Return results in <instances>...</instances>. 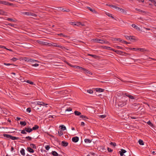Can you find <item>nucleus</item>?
Masks as SVG:
<instances>
[{
	"instance_id": "nucleus-35",
	"label": "nucleus",
	"mask_w": 156,
	"mask_h": 156,
	"mask_svg": "<svg viewBox=\"0 0 156 156\" xmlns=\"http://www.w3.org/2000/svg\"><path fill=\"white\" fill-rule=\"evenodd\" d=\"M87 55L88 56H91L94 58H96L97 57V56L96 55L88 54Z\"/></svg>"
},
{
	"instance_id": "nucleus-49",
	"label": "nucleus",
	"mask_w": 156,
	"mask_h": 156,
	"mask_svg": "<svg viewBox=\"0 0 156 156\" xmlns=\"http://www.w3.org/2000/svg\"><path fill=\"white\" fill-rule=\"evenodd\" d=\"M129 50H133L135 51H137V48H129Z\"/></svg>"
},
{
	"instance_id": "nucleus-41",
	"label": "nucleus",
	"mask_w": 156,
	"mask_h": 156,
	"mask_svg": "<svg viewBox=\"0 0 156 156\" xmlns=\"http://www.w3.org/2000/svg\"><path fill=\"white\" fill-rule=\"evenodd\" d=\"M58 134L59 136H61L63 134V133L61 131H58Z\"/></svg>"
},
{
	"instance_id": "nucleus-25",
	"label": "nucleus",
	"mask_w": 156,
	"mask_h": 156,
	"mask_svg": "<svg viewBox=\"0 0 156 156\" xmlns=\"http://www.w3.org/2000/svg\"><path fill=\"white\" fill-rule=\"evenodd\" d=\"M40 43L42 45H47L48 44V43L44 41H40Z\"/></svg>"
},
{
	"instance_id": "nucleus-55",
	"label": "nucleus",
	"mask_w": 156,
	"mask_h": 156,
	"mask_svg": "<svg viewBox=\"0 0 156 156\" xmlns=\"http://www.w3.org/2000/svg\"><path fill=\"white\" fill-rule=\"evenodd\" d=\"M83 119L84 120H86L87 119H89V118L87 117L85 115L84 116Z\"/></svg>"
},
{
	"instance_id": "nucleus-39",
	"label": "nucleus",
	"mask_w": 156,
	"mask_h": 156,
	"mask_svg": "<svg viewBox=\"0 0 156 156\" xmlns=\"http://www.w3.org/2000/svg\"><path fill=\"white\" fill-rule=\"evenodd\" d=\"M62 10L64 12H69L70 11L69 9H62Z\"/></svg>"
},
{
	"instance_id": "nucleus-13",
	"label": "nucleus",
	"mask_w": 156,
	"mask_h": 156,
	"mask_svg": "<svg viewBox=\"0 0 156 156\" xmlns=\"http://www.w3.org/2000/svg\"><path fill=\"white\" fill-rule=\"evenodd\" d=\"M59 128H61V129L62 130H65L66 129V126L63 125H61L59 126Z\"/></svg>"
},
{
	"instance_id": "nucleus-62",
	"label": "nucleus",
	"mask_w": 156,
	"mask_h": 156,
	"mask_svg": "<svg viewBox=\"0 0 156 156\" xmlns=\"http://www.w3.org/2000/svg\"><path fill=\"white\" fill-rule=\"evenodd\" d=\"M4 65H5L6 66H10V65H12V64H10V63H4Z\"/></svg>"
},
{
	"instance_id": "nucleus-43",
	"label": "nucleus",
	"mask_w": 156,
	"mask_h": 156,
	"mask_svg": "<svg viewBox=\"0 0 156 156\" xmlns=\"http://www.w3.org/2000/svg\"><path fill=\"white\" fill-rule=\"evenodd\" d=\"M26 82L29 83H30L32 85H33L34 84V83L33 82L31 81L30 80H28Z\"/></svg>"
},
{
	"instance_id": "nucleus-26",
	"label": "nucleus",
	"mask_w": 156,
	"mask_h": 156,
	"mask_svg": "<svg viewBox=\"0 0 156 156\" xmlns=\"http://www.w3.org/2000/svg\"><path fill=\"white\" fill-rule=\"evenodd\" d=\"M103 48L107 50H111V49H112V48H111L110 47L107 46H103Z\"/></svg>"
},
{
	"instance_id": "nucleus-45",
	"label": "nucleus",
	"mask_w": 156,
	"mask_h": 156,
	"mask_svg": "<svg viewBox=\"0 0 156 156\" xmlns=\"http://www.w3.org/2000/svg\"><path fill=\"white\" fill-rule=\"evenodd\" d=\"M77 68H78L79 69H80V70H83V71H84V69H85V68H82V67H80V66H78L77 67Z\"/></svg>"
},
{
	"instance_id": "nucleus-21",
	"label": "nucleus",
	"mask_w": 156,
	"mask_h": 156,
	"mask_svg": "<svg viewBox=\"0 0 156 156\" xmlns=\"http://www.w3.org/2000/svg\"><path fill=\"white\" fill-rule=\"evenodd\" d=\"M39 128V126L37 125H35L34 127L32 128V130H35Z\"/></svg>"
},
{
	"instance_id": "nucleus-50",
	"label": "nucleus",
	"mask_w": 156,
	"mask_h": 156,
	"mask_svg": "<svg viewBox=\"0 0 156 156\" xmlns=\"http://www.w3.org/2000/svg\"><path fill=\"white\" fill-rule=\"evenodd\" d=\"M147 124L148 125L150 126H153L152 123H151V121H148L147 122Z\"/></svg>"
},
{
	"instance_id": "nucleus-17",
	"label": "nucleus",
	"mask_w": 156,
	"mask_h": 156,
	"mask_svg": "<svg viewBox=\"0 0 156 156\" xmlns=\"http://www.w3.org/2000/svg\"><path fill=\"white\" fill-rule=\"evenodd\" d=\"M27 150L30 153H33L34 152V150L31 147H27Z\"/></svg>"
},
{
	"instance_id": "nucleus-34",
	"label": "nucleus",
	"mask_w": 156,
	"mask_h": 156,
	"mask_svg": "<svg viewBox=\"0 0 156 156\" xmlns=\"http://www.w3.org/2000/svg\"><path fill=\"white\" fill-rule=\"evenodd\" d=\"M137 50H139L141 52H144L145 51V50H144V48H137Z\"/></svg>"
},
{
	"instance_id": "nucleus-29",
	"label": "nucleus",
	"mask_w": 156,
	"mask_h": 156,
	"mask_svg": "<svg viewBox=\"0 0 156 156\" xmlns=\"http://www.w3.org/2000/svg\"><path fill=\"white\" fill-rule=\"evenodd\" d=\"M87 8L90 10V11H91L93 12H96V11H95V10L94 9H92L90 7H87Z\"/></svg>"
},
{
	"instance_id": "nucleus-64",
	"label": "nucleus",
	"mask_w": 156,
	"mask_h": 156,
	"mask_svg": "<svg viewBox=\"0 0 156 156\" xmlns=\"http://www.w3.org/2000/svg\"><path fill=\"white\" fill-rule=\"evenodd\" d=\"M107 149L108 151L109 152H112V150L110 148L108 147Z\"/></svg>"
},
{
	"instance_id": "nucleus-22",
	"label": "nucleus",
	"mask_w": 156,
	"mask_h": 156,
	"mask_svg": "<svg viewBox=\"0 0 156 156\" xmlns=\"http://www.w3.org/2000/svg\"><path fill=\"white\" fill-rule=\"evenodd\" d=\"M84 72L85 73H87L89 74H92L91 72H90L88 70H87V69H85L84 71Z\"/></svg>"
},
{
	"instance_id": "nucleus-6",
	"label": "nucleus",
	"mask_w": 156,
	"mask_h": 156,
	"mask_svg": "<svg viewBox=\"0 0 156 156\" xmlns=\"http://www.w3.org/2000/svg\"><path fill=\"white\" fill-rule=\"evenodd\" d=\"M127 40H135V39L134 38V37L132 36H125Z\"/></svg>"
},
{
	"instance_id": "nucleus-54",
	"label": "nucleus",
	"mask_w": 156,
	"mask_h": 156,
	"mask_svg": "<svg viewBox=\"0 0 156 156\" xmlns=\"http://www.w3.org/2000/svg\"><path fill=\"white\" fill-rule=\"evenodd\" d=\"M6 5H11V6H13L14 5L12 3H10L9 2H8V3H7L6 4Z\"/></svg>"
},
{
	"instance_id": "nucleus-2",
	"label": "nucleus",
	"mask_w": 156,
	"mask_h": 156,
	"mask_svg": "<svg viewBox=\"0 0 156 156\" xmlns=\"http://www.w3.org/2000/svg\"><path fill=\"white\" fill-rule=\"evenodd\" d=\"M94 42L96 43L103 44H108L109 42L105 39H95L93 40Z\"/></svg>"
},
{
	"instance_id": "nucleus-3",
	"label": "nucleus",
	"mask_w": 156,
	"mask_h": 156,
	"mask_svg": "<svg viewBox=\"0 0 156 156\" xmlns=\"http://www.w3.org/2000/svg\"><path fill=\"white\" fill-rule=\"evenodd\" d=\"M4 136L8 138L11 139L12 140H18L19 139V138L18 137L12 136L7 134H4Z\"/></svg>"
},
{
	"instance_id": "nucleus-57",
	"label": "nucleus",
	"mask_w": 156,
	"mask_h": 156,
	"mask_svg": "<svg viewBox=\"0 0 156 156\" xmlns=\"http://www.w3.org/2000/svg\"><path fill=\"white\" fill-rule=\"evenodd\" d=\"M24 14L25 15H26L27 16H30V12H25L24 13Z\"/></svg>"
},
{
	"instance_id": "nucleus-11",
	"label": "nucleus",
	"mask_w": 156,
	"mask_h": 156,
	"mask_svg": "<svg viewBox=\"0 0 156 156\" xmlns=\"http://www.w3.org/2000/svg\"><path fill=\"white\" fill-rule=\"evenodd\" d=\"M105 90L100 88H97L96 89V91L97 92H104Z\"/></svg>"
},
{
	"instance_id": "nucleus-58",
	"label": "nucleus",
	"mask_w": 156,
	"mask_h": 156,
	"mask_svg": "<svg viewBox=\"0 0 156 156\" xmlns=\"http://www.w3.org/2000/svg\"><path fill=\"white\" fill-rule=\"evenodd\" d=\"M30 59L29 58H25L24 59V60H25V61H27V62H29V60H30Z\"/></svg>"
},
{
	"instance_id": "nucleus-16",
	"label": "nucleus",
	"mask_w": 156,
	"mask_h": 156,
	"mask_svg": "<svg viewBox=\"0 0 156 156\" xmlns=\"http://www.w3.org/2000/svg\"><path fill=\"white\" fill-rule=\"evenodd\" d=\"M75 26H79L80 25H82V26H84V24H82L81 23L79 22H75Z\"/></svg>"
},
{
	"instance_id": "nucleus-60",
	"label": "nucleus",
	"mask_w": 156,
	"mask_h": 156,
	"mask_svg": "<svg viewBox=\"0 0 156 156\" xmlns=\"http://www.w3.org/2000/svg\"><path fill=\"white\" fill-rule=\"evenodd\" d=\"M26 138L27 139H28L29 140H31L32 139L31 137L29 136L26 137Z\"/></svg>"
},
{
	"instance_id": "nucleus-36",
	"label": "nucleus",
	"mask_w": 156,
	"mask_h": 156,
	"mask_svg": "<svg viewBox=\"0 0 156 156\" xmlns=\"http://www.w3.org/2000/svg\"><path fill=\"white\" fill-rule=\"evenodd\" d=\"M30 146L31 147L33 148L34 149H36V147L35 146V145L34 144H30Z\"/></svg>"
},
{
	"instance_id": "nucleus-7",
	"label": "nucleus",
	"mask_w": 156,
	"mask_h": 156,
	"mask_svg": "<svg viewBox=\"0 0 156 156\" xmlns=\"http://www.w3.org/2000/svg\"><path fill=\"white\" fill-rule=\"evenodd\" d=\"M72 141L75 143L77 142L79 140V137L77 136L73 137L72 138Z\"/></svg>"
},
{
	"instance_id": "nucleus-40",
	"label": "nucleus",
	"mask_w": 156,
	"mask_h": 156,
	"mask_svg": "<svg viewBox=\"0 0 156 156\" xmlns=\"http://www.w3.org/2000/svg\"><path fill=\"white\" fill-rule=\"evenodd\" d=\"M106 117V115H101L99 116L100 118H104Z\"/></svg>"
},
{
	"instance_id": "nucleus-42",
	"label": "nucleus",
	"mask_w": 156,
	"mask_h": 156,
	"mask_svg": "<svg viewBox=\"0 0 156 156\" xmlns=\"http://www.w3.org/2000/svg\"><path fill=\"white\" fill-rule=\"evenodd\" d=\"M21 133L24 134H27L26 131L25 130V129L24 130H22L21 131Z\"/></svg>"
},
{
	"instance_id": "nucleus-46",
	"label": "nucleus",
	"mask_w": 156,
	"mask_h": 156,
	"mask_svg": "<svg viewBox=\"0 0 156 156\" xmlns=\"http://www.w3.org/2000/svg\"><path fill=\"white\" fill-rule=\"evenodd\" d=\"M58 35H60V36L62 35V37H68V36H67L63 35L62 33H60V34H58Z\"/></svg>"
},
{
	"instance_id": "nucleus-37",
	"label": "nucleus",
	"mask_w": 156,
	"mask_h": 156,
	"mask_svg": "<svg viewBox=\"0 0 156 156\" xmlns=\"http://www.w3.org/2000/svg\"><path fill=\"white\" fill-rule=\"evenodd\" d=\"M30 16H31L32 17H36L37 16V15H36L35 14H34V13H31V12H30Z\"/></svg>"
},
{
	"instance_id": "nucleus-47",
	"label": "nucleus",
	"mask_w": 156,
	"mask_h": 156,
	"mask_svg": "<svg viewBox=\"0 0 156 156\" xmlns=\"http://www.w3.org/2000/svg\"><path fill=\"white\" fill-rule=\"evenodd\" d=\"M69 24L73 26H75V22H69Z\"/></svg>"
},
{
	"instance_id": "nucleus-33",
	"label": "nucleus",
	"mask_w": 156,
	"mask_h": 156,
	"mask_svg": "<svg viewBox=\"0 0 156 156\" xmlns=\"http://www.w3.org/2000/svg\"><path fill=\"white\" fill-rule=\"evenodd\" d=\"M87 93L90 94H92L93 93V91L91 89L87 90Z\"/></svg>"
},
{
	"instance_id": "nucleus-18",
	"label": "nucleus",
	"mask_w": 156,
	"mask_h": 156,
	"mask_svg": "<svg viewBox=\"0 0 156 156\" xmlns=\"http://www.w3.org/2000/svg\"><path fill=\"white\" fill-rule=\"evenodd\" d=\"M74 113L77 116H79L81 114L80 112L76 111L74 112Z\"/></svg>"
},
{
	"instance_id": "nucleus-8",
	"label": "nucleus",
	"mask_w": 156,
	"mask_h": 156,
	"mask_svg": "<svg viewBox=\"0 0 156 156\" xmlns=\"http://www.w3.org/2000/svg\"><path fill=\"white\" fill-rule=\"evenodd\" d=\"M68 143L65 141H62L61 143V145L64 147H66L68 145Z\"/></svg>"
},
{
	"instance_id": "nucleus-10",
	"label": "nucleus",
	"mask_w": 156,
	"mask_h": 156,
	"mask_svg": "<svg viewBox=\"0 0 156 156\" xmlns=\"http://www.w3.org/2000/svg\"><path fill=\"white\" fill-rule=\"evenodd\" d=\"M111 50L115 52L117 54H120V55L122 54V52L121 51H119V50L115 51L113 49H111Z\"/></svg>"
},
{
	"instance_id": "nucleus-44",
	"label": "nucleus",
	"mask_w": 156,
	"mask_h": 156,
	"mask_svg": "<svg viewBox=\"0 0 156 156\" xmlns=\"http://www.w3.org/2000/svg\"><path fill=\"white\" fill-rule=\"evenodd\" d=\"M18 60V59L14 57L12 58V59H11V60L15 62L17 60Z\"/></svg>"
},
{
	"instance_id": "nucleus-19",
	"label": "nucleus",
	"mask_w": 156,
	"mask_h": 156,
	"mask_svg": "<svg viewBox=\"0 0 156 156\" xmlns=\"http://www.w3.org/2000/svg\"><path fill=\"white\" fill-rule=\"evenodd\" d=\"M20 153L22 155L24 156L25 155V151L23 148H22L20 151Z\"/></svg>"
},
{
	"instance_id": "nucleus-59",
	"label": "nucleus",
	"mask_w": 156,
	"mask_h": 156,
	"mask_svg": "<svg viewBox=\"0 0 156 156\" xmlns=\"http://www.w3.org/2000/svg\"><path fill=\"white\" fill-rule=\"evenodd\" d=\"M39 66V64L37 63H35L34 64H33L32 65V66H33L37 67Z\"/></svg>"
},
{
	"instance_id": "nucleus-5",
	"label": "nucleus",
	"mask_w": 156,
	"mask_h": 156,
	"mask_svg": "<svg viewBox=\"0 0 156 156\" xmlns=\"http://www.w3.org/2000/svg\"><path fill=\"white\" fill-rule=\"evenodd\" d=\"M52 46L59 47L63 50H65V49H66V48L60 45H58L56 43H52Z\"/></svg>"
},
{
	"instance_id": "nucleus-30",
	"label": "nucleus",
	"mask_w": 156,
	"mask_h": 156,
	"mask_svg": "<svg viewBox=\"0 0 156 156\" xmlns=\"http://www.w3.org/2000/svg\"><path fill=\"white\" fill-rule=\"evenodd\" d=\"M38 61L37 60L32 59H30V60H29V62L31 63H35L36 62H37Z\"/></svg>"
},
{
	"instance_id": "nucleus-24",
	"label": "nucleus",
	"mask_w": 156,
	"mask_h": 156,
	"mask_svg": "<svg viewBox=\"0 0 156 156\" xmlns=\"http://www.w3.org/2000/svg\"><path fill=\"white\" fill-rule=\"evenodd\" d=\"M52 154L54 156H58V154L55 151H52Z\"/></svg>"
},
{
	"instance_id": "nucleus-1",
	"label": "nucleus",
	"mask_w": 156,
	"mask_h": 156,
	"mask_svg": "<svg viewBox=\"0 0 156 156\" xmlns=\"http://www.w3.org/2000/svg\"><path fill=\"white\" fill-rule=\"evenodd\" d=\"M127 101L126 97L124 96L122 97L118 101H117V103L119 106L122 107L126 105Z\"/></svg>"
},
{
	"instance_id": "nucleus-61",
	"label": "nucleus",
	"mask_w": 156,
	"mask_h": 156,
	"mask_svg": "<svg viewBox=\"0 0 156 156\" xmlns=\"http://www.w3.org/2000/svg\"><path fill=\"white\" fill-rule=\"evenodd\" d=\"M106 15L110 17H111L112 16V14L109 13H106Z\"/></svg>"
},
{
	"instance_id": "nucleus-51",
	"label": "nucleus",
	"mask_w": 156,
	"mask_h": 156,
	"mask_svg": "<svg viewBox=\"0 0 156 156\" xmlns=\"http://www.w3.org/2000/svg\"><path fill=\"white\" fill-rule=\"evenodd\" d=\"M72 110V108H69L66 109V111L69 112L71 111Z\"/></svg>"
},
{
	"instance_id": "nucleus-63",
	"label": "nucleus",
	"mask_w": 156,
	"mask_h": 156,
	"mask_svg": "<svg viewBox=\"0 0 156 156\" xmlns=\"http://www.w3.org/2000/svg\"><path fill=\"white\" fill-rule=\"evenodd\" d=\"M7 25H8L10 26H11V27H14V26L15 25L14 24H11V23H9Z\"/></svg>"
},
{
	"instance_id": "nucleus-31",
	"label": "nucleus",
	"mask_w": 156,
	"mask_h": 156,
	"mask_svg": "<svg viewBox=\"0 0 156 156\" xmlns=\"http://www.w3.org/2000/svg\"><path fill=\"white\" fill-rule=\"evenodd\" d=\"M20 124L21 125L25 126L26 125V122L25 121H21L20 122Z\"/></svg>"
},
{
	"instance_id": "nucleus-56",
	"label": "nucleus",
	"mask_w": 156,
	"mask_h": 156,
	"mask_svg": "<svg viewBox=\"0 0 156 156\" xmlns=\"http://www.w3.org/2000/svg\"><path fill=\"white\" fill-rule=\"evenodd\" d=\"M4 13L5 12L3 11L0 10V14L4 15Z\"/></svg>"
},
{
	"instance_id": "nucleus-4",
	"label": "nucleus",
	"mask_w": 156,
	"mask_h": 156,
	"mask_svg": "<svg viewBox=\"0 0 156 156\" xmlns=\"http://www.w3.org/2000/svg\"><path fill=\"white\" fill-rule=\"evenodd\" d=\"M109 6L114 8L116 9L118 11H120L121 12L123 13L125 12V10L124 9H122L119 7L117 6L112 5H109Z\"/></svg>"
},
{
	"instance_id": "nucleus-14",
	"label": "nucleus",
	"mask_w": 156,
	"mask_h": 156,
	"mask_svg": "<svg viewBox=\"0 0 156 156\" xmlns=\"http://www.w3.org/2000/svg\"><path fill=\"white\" fill-rule=\"evenodd\" d=\"M37 105H43V106H44V105H45V104L43 102H39V101H38V102H37Z\"/></svg>"
},
{
	"instance_id": "nucleus-15",
	"label": "nucleus",
	"mask_w": 156,
	"mask_h": 156,
	"mask_svg": "<svg viewBox=\"0 0 156 156\" xmlns=\"http://www.w3.org/2000/svg\"><path fill=\"white\" fill-rule=\"evenodd\" d=\"M125 95H126V96L129 97L130 98H131V99H134V97L132 95H129L127 93H126L125 94Z\"/></svg>"
},
{
	"instance_id": "nucleus-53",
	"label": "nucleus",
	"mask_w": 156,
	"mask_h": 156,
	"mask_svg": "<svg viewBox=\"0 0 156 156\" xmlns=\"http://www.w3.org/2000/svg\"><path fill=\"white\" fill-rule=\"evenodd\" d=\"M27 112H29V113L31 111V109L30 108H28L27 109Z\"/></svg>"
},
{
	"instance_id": "nucleus-27",
	"label": "nucleus",
	"mask_w": 156,
	"mask_h": 156,
	"mask_svg": "<svg viewBox=\"0 0 156 156\" xmlns=\"http://www.w3.org/2000/svg\"><path fill=\"white\" fill-rule=\"evenodd\" d=\"M85 142L87 143H90L91 142V140L88 139H86L84 140Z\"/></svg>"
},
{
	"instance_id": "nucleus-23",
	"label": "nucleus",
	"mask_w": 156,
	"mask_h": 156,
	"mask_svg": "<svg viewBox=\"0 0 156 156\" xmlns=\"http://www.w3.org/2000/svg\"><path fill=\"white\" fill-rule=\"evenodd\" d=\"M135 10H136V11H138V12H143V13H146L145 11H143V10H141L140 9H138L136 8L135 9Z\"/></svg>"
},
{
	"instance_id": "nucleus-38",
	"label": "nucleus",
	"mask_w": 156,
	"mask_h": 156,
	"mask_svg": "<svg viewBox=\"0 0 156 156\" xmlns=\"http://www.w3.org/2000/svg\"><path fill=\"white\" fill-rule=\"evenodd\" d=\"M7 20L10 21H12V22H14L15 21V20L14 19H12L11 18H8L7 19Z\"/></svg>"
},
{
	"instance_id": "nucleus-32",
	"label": "nucleus",
	"mask_w": 156,
	"mask_h": 156,
	"mask_svg": "<svg viewBox=\"0 0 156 156\" xmlns=\"http://www.w3.org/2000/svg\"><path fill=\"white\" fill-rule=\"evenodd\" d=\"M139 143L141 145H144V143L142 140H139Z\"/></svg>"
},
{
	"instance_id": "nucleus-48",
	"label": "nucleus",
	"mask_w": 156,
	"mask_h": 156,
	"mask_svg": "<svg viewBox=\"0 0 156 156\" xmlns=\"http://www.w3.org/2000/svg\"><path fill=\"white\" fill-rule=\"evenodd\" d=\"M50 148V147L49 145H46L45 146V148L47 150H48Z\"/></svg>"
},
{
	"instance_id": "nucleus-12",
	"label": "nucleus",
	"mask_w": 156,
	"mask_h": 156,
	"mask_svg": "<svg viewBox=\"0 0 156 156\" xmlns=\"http://www.w3.org/2000/svg\"><path fill=\"white\" fill-rule=\"evenodd\" d=\"M25 129L27 132L30 133L32 131V129L29 128H25Z\"/></svg>"
},
{
	"instance_id": "nucleus-9",
	"label": "nucleus",
	"mask_w": 156,
	"mask_h": 156,
	"mask_svg": "<svg viewBox=\"0 0 156 156\" xmlns=\"http://www.w3.org/2000/svg\"><path fill=\"white\" fill-rule=\"evenodd\" d=\"M126 152V151L125 150L122 149H121V151H119V153L121 156H123V154Z\"/></svg>"
},
{
	"instance_id": "nucleus-20",
	"label": "nucleus",
	"mask_w": 156,
	"mask_h": 156,
	"mask_svg": "<svg viewBox=\"0 0 156 156\" xmlns=\"http://www.w3.org/2000/svg\"><path fill=\"white\" fill-rule=\"evenodd\" d=\"M7 3H8L7 2L0 0V4H2L4 5H6Z\"/></svg>"
},
{
	"instance_id": "nucleus-52",
	"label": "nucleus",
	"mask_w": 156,
	"mask_h": 156,
	"mask_svg": "<svg viewBox=\"0 0 156 156\" xmlns=\"http://www.w3.org/2000/svg\"><path fill=\"white\" fill-rule=\"evenodd\" d=\"M110 144L112 145L113 146H115L116 145V144L115 143L111 142L110 143Z\"/></svg>"
},
{
	"instance_id": "nucleus-28",
	"label": "nucleus",
	"mask_w": 156,
	"mask_h": 156,
	"mask_svg": "<svg viewBox=\"0 0 156 156\" xmlns=\"http://www.w3.org/2000/svg\"><path fill=\"white\" fill-rule=\"evenodd\" d=\"M132 27H133L134 28H135L136 29H139V28L135 24H132Z\"/></svg>"
}]
</instances>
